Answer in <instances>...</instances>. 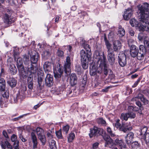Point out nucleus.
Listing matches in <instances>:
<instances>
[{
  "instance_id": "34",
  "label": "nucleus",
  "mask_w": 149,
  "mask_h": 149,
  "mask_svg": "<svg viewBox=\"0 0 149 149\" xmlns=\"http://www.w3.org/2000/svg\"><path fill=\"white\" fill-rule=\"evenodd\" d=\"M36 131L38 137L44 135L43 130L40 127H37Z\"/></svg>"
},
{
  "instance_id": "6",
  "label": "nucleus",
  "mask_w": 149,
  "mask_h": 149,
  "mask_svg": "<svg viewBox=\"0 0 149 149\" xmlns=\"http://www.w3.org/2000/svg\"><path fill=\"white\" fill-rule=\"evenodd\" d=\"M140 21L141 22H139L136 26V28L139 31H146L149 32V22H146L143 21L142 19L140 17Z\"/></svg>"
},
{
  "instance_id": "39",
  "label": "nucleus",
  "mask_w": 149,
  "mask_h": 149,
  "mask_svg": "<svg viewBox=\"0 0 149 149\" xmlns=\"http://www.w3.org/2000/svg\"><path fill=\"white\" fill-rule=\"evenodd\" d=\"M148 128L146 127L145 126L141 127L140 130L138 133L137 134H142V133H145L147 132Z\"/></svg>"
},
{
  "instance_id": "54",
  "label": "nucleus",
  "mask_w": 149,
  "mask_h": 149,
  "mask_svg": "<svg viewBox=\"0 0 149 149\" xmlns=\"http://www.w3.org/2000/svg\"><path fill=\"white\" fill-rule=\"evenodd\" d=\"M128 114L130 116H129V118H134L136 116V114L134 112H131L130 111L128 112Z\"/></svg>"
},
{
  "instance_id": "62",
  "label": "nucleus",
  "mask_w": 149,
  "mask_h": 149,
  "mask_svg": "<svg viewBox=\"0 0 149 149\" xmlns=\"http://www.w3.org/2000/svg\"><path fill=\"white\" fill-rule=\"evenodd\" d=\"M5 144H6V146L8 148L10 149H13V147L7 141H5Z\"/></svg>"
},
{
  "instance_id": "22",
  "label": "nucleus",
  "mask_w": 149,
  "mask_h": 149,
  "mask_svg": "<svg viewBox=\"0 0 149 149\" xmlns=\"http://www.w3.org/2000/svg\"><path fill=\"white\" fill-rule=\"evenodd\" d=\"M8 65L9 66V70L10 73L13 75L15 74L17 72V70L15 65L13 64H10L8 61Z\"/></svg>"
},
{
  "instance_id": "26",
  "label": "nucleus",
  "mask_w": 149,
  "mask_h": 149,
  "mask_svg": "<svg viewBox=\"0 0 149 149\" xmlns=\"http://www.w3.org/2000/svg\"><path fill=\"white\" fill-rule=\"evenodd\" d=\"M143 42L144 46H143L145 50L146 54V52L149 50V38L147 37L144 38Z\"/></svg>"
},
{
  "instance_id": "46",
  "label": "nucleus",
  "mask_w": 149,
  "mask_h": 149,
  "mask_svg": "<svg viewBox=\"0 0 149 149\" xmlns=\"http://www.w3.org/2000/svg\"><path fill=\"white\" fill-rule=\"evenodd\" d=\"M124 13L128 14V15H130V16L131 17L133 13V11L132 9L130 8H129L127 9H126L125 11L124 12Z\"/></svg>"
},
{
  "instance_id": "13",
  "label": "nucleus",
  "mask_w": 149,
  "mask_h": 149,
  "mask_svg": "<svg viewBox=\"0 0 149 149\" xmlns=\"http://www.w3.org/2000/svg\"><path fill=\"white\" fill-rule=\"evenodd\" d=\"M104 39L105 44L107 49V54L114 53V51L111 47V44L109 43V41L107 40L105 33L104 34Z\"/></svg>"
},
{
  "instance_id": "10",
  "label": "nucleus",
  "mask_w": 149,
  "mask_h": 149,
  "mask_svg": "<svg viewBox=\"0 0 149 149\" xmlns=\"http://www.w3.org/2000/svg\"><path fill=\"white\" fill-rule=\"evenodd\" d=\"M118 57L120 65L122 67L125 66L127 63L126 56L125 54L123 52L120 53L119 54Z\"/></svg>"
},
{
  "instance_id": "49",
  "label": "nucleus",
  "mask_w": 149,
  "mask_h": 149,
  "mask_svg": "<svg viewBox=\"0 0 149 149\" xmlns=\"http://www.w3.org/2000/svg\"><path fill=\"white\" fill-rule=\"evenodd\" d=\"M19 141H16L14 142L13 146L15 149H19Z\"/></svg>"
},
{
  "instance_id": "8",
  "label": "nucleus",
  "mask_w": 149,
  "mask_h": 149,
  "mask_svg": "<svg viewBox=\"0 0 149 149\" xmlns=\"http://www.w3.org/2000/svg\"><path fill=\"white\" fill-rule=\"evenodd\" d=\"M103 138L105 141V146L107 147L111 148V149H118L116 147H113L114 144L113 139H111L110 136L106 135L103 136Z\"/></svg>"
},
{
  "instance_id": "14",
  "label": "nucleus",
  "mask_w": 149,
  "mask_h": 149,
  "mask_svg": "<svg viewBox=\"0 0 149 149\" xmlns=\"http://www.w3.org/2000/svg\"><path fill=\"white\" fill-rule=\"evenodd\" d=\"M31 137L32 140V149H35L37 148L38 144L37 139L34 132H31Z\"/></svg>"
},
{
  "instance_id": "42",
  "label": "nucleus",
  "mask_w": 149,
  "mask_h": 149,
  "mask_svg": "<svg viewBox=\"0 0 149 149\" xmlns=\"http://www.w3.org/2000/svg\"><path fill=\"white\" fill-rule=\"evenodd\" d=\"M115 142L117 145H119L120 147L121 148H123V143L122 140L117 138L115 140Z\"/></svg>"
},
{
  "instance_id": "40",
  "label": "nucleus",
  "mask_w": 149,
  "mask_h": 149,
  "mask_svg": "<svg viewBox=\"0 0 149 149\" xmlns=\"http://www.w3.org/2000/svg\"><path fill=\"white\" fill-rule=\"evenodd\" d=\"M97 123L99 124L104 125L106 124V122L105 120L102 118H99L97 119Z\"/></svg>"
},
{
  "instance_id": "31",
  "label": "nucleus",
  "mask_w": 149,
  "mask_h": 149,
  "mask_svg": "<svg viewBox=\"0 0 149 149\" xmlns=\"http://www.w3.org/2000/svg\"><path fill=\"white\" fill-rule=\"evenodd\" d=\"M51 55L50 52L48 50H45L42 54V57H44L46 59H47Z\"/></svg>"
},
{
  "instance_id": "25",
  "label": "nucleus",
  "mask_w": 149,
  "mask_h": 149,
  "mask_svg": "<svg viewBox=\"0 0 149 149\" xmlns=\"http://www.w3.org/2000/svg\"><path fill=\"white\" fill-rule=\"evenodd\" d=\"M7 83L11 88H13L17 84V80L13 78H10L8 80Z\"/></svg>"
},
{
  "instance_id": "57",
  "label": "nucleus",
  "mask_w": 149,
  "mask_h": 149,
  "mask_svg": "<svg viewBox=\"0 0 149 149\" xmlns=\"http://www.w3.org/2000/svg\"><path fill=\"white\" fill-rule=\"evenodd\" d=\"M2 95L4 98L6 99L8 98L9 97V93L6 91V92H4L3 93Z\"/></svg>"
},
{
  "instance_id": "19",
  "label": "nucleus",
  "mask_w": 149,
  "mask_h": 149,
  "mask_svg": "<svg viewBox=\"0 0 149 149\" xmlns=\"http://www.w3.org/2000/svg\"><path fill=\"white\" fill-rule=\"evenodd\" d=\"M134 137V134L130 132L128 133L125 137V141L128 145L130 144L132 141Z\"/></svg>"
},
{
  "instance_id": "3",
  "label": "nucleus",
  "mask_w": 149,
  "mask_h": 149,
  "mask_svg": "<svg viewBox=\"0 0 149 149\" xmlns=\"http://www.w3.org/2000/svg\"><path fill=\"white\" fill-rule=\"evenodd\" d=\"M102 58L101 57L100 58L99 57L98 58L99 60L97 62V65L102 69L103 68L104 74L106 76L109 71H110V72H111V70L108 68L106 61V57L103 52L102 53Z\"/></svg>"
},
{
  "instance_id": "36",
  "label": "nucleus",
  "mask_w": 149,
  "mask_h": 149,
  "mask_svg": "<svg viewBox=\"0 0 149 149\" xmlns=\"http://www.w3.org/2000/svg\"><path fill=\"white\" fill-rule=\"evenodd\" d=\"M82 65L83 68L86 69L88 67V61L89 60H81Z\"/></svg>"
},
{
  "instance_id": "33",
  "label": "nucleus",
  "mask_w": 149,
  "mask_h": 149,
  "mask_svg": "<svg viewBox=\"0 0 149 149\" xmlns=\"http://www.w3.org/2000/svg\"><path fill=\"white\" fill-rule=\"evenodd\" d=\"M17 66L18 69L24 67L23 64V61L22 58H18L17 60Z\"/></svg>"
},
{
  "instance_id": "63",
  "label": "nucleus",
  "mask_w": 149,
  "mask_h": 149,
  "mask_svg": "<svg viewBox=\"0 0 149 149\" xmlns=\"http://www.w3.org/2000/svg\"><path fill=\"white\" fill-rule=\"evenodd\" d=\"M62 74L59 73L58 72L54 73V76L55 78H61Z\"/></svg>"
},
{
  "instance_id": "56",
  "label": "nucleus",
  "mask_w": 149,
  "mask_h": 149,
  "mask_svg": "<svg viewBox=\"0 0 149 149\" xmlns=\"http://www.w3.org/2000/svg\"><path fill=\"white\" fill-rule=\"evenodd\" d=\"M123 16L124 19L125 20H128L131 17L130 15H128V14L125 13L123 15Z\"/></svg>"
},
{
  "instance_id": "59",
  "label": "nucleus",
  "mask_w": 149,
  "mask_h": 149,
  "mask_svg": "<svg viewBox=\"0 0 149 149\" xmlns=\"http://www.w3.org/2000/svg\"><path fill=\"white\" fill-rule=\"evenodd\" d=\"M99 143L98 142H96L93 145L92 149H99L98 146Z\"/></svg>"
},
{
  "instance_id": "64",
  "label": "nucleus",
  "mask_w": 149,
  "mask_h": 149,
  "mask_svg": "<svg viewBox=\"0 0 149 149\" xmlns=\"http://www.w3.org/2000/svg\"><path fill=\"white\" fill-rule=\"evenodd\" d=\"M67 95L69 97H70V95L72 93V87L71 88H68V89L67 90Z\"/></svg>"
},
{
  "instance_id": "50",
  "label": "nucleus",
  "mask_w": 149,
  "mask_h": 149,
  "mask_svg": "<svg viewBox=\"0 0 149 149\" xmlns=\"http://www.w3.org/2000/svg\"><path fill=\"white\" fill-rule=\"evenodd\" d=\"M70 127L68 125H66L63 127V131L65 132L66 134H67L69 129Z\"/></svg>"
},
{
  "instance_id": "32",
  "label": "nucleus",
  "mask_w": 149,
  "mask_h": 149,
  "mask_svg": "<svg viewBox=\"0 0 149 149\" xmlns=\"http://www.w3.org/2000/svg\"><path fill=\"white\" fill-rule=\"evenodd\" d=\"M132 149H141L139 143L137 141L132 143Z\"/></svg>"
},
{
  "instance_id": "52",
  "label": "nucleus",
  "mask_w": 149,
  "mask_h": 149,
  "mask_svg": "<svg viewBox=\"0 0 149 149\" xmlns=\"http://www.w3.org/2000/svg\"><path fill=\"white\" fill-rule=\"evenodd\" d=\"M51 133L52 132H47L46 135L48 138V141L50 140H52L53 136Z\"/></svg>"
},
{
  "instance_id": "51",
  "label": "nucleus",
  "mask_w": 149,
  "mask_h": 149,
  "mask_svg": "<svg viewBox=\"0 0 149 149\" xmlns=\"http://www.w3.org/2000/svg\"><path fill=\"white\" fill-rule=\"evenodd\" d=\"M107 131L108 133L111 137H114L115 136V134L112 132L110 127H108L107 128Z\"/></svg>"
},
{
  "instance_id": "43",
  "label": "nucleus",
  "mask_w": 149,
  "mask_h": 149,
  "mask_svg": "<svg viewBox=\"0 0 149 149\" xmlns=\"http://www.w3.org/2000/svg\"><path fill=\"white\" fill-rule=\"evenodd\" d=\"M56 134L57 138L58 139H62L63 136L62 134L61 130L60 129L58 131L56 132Z\"/></svg>"
},
{
  "instance_id": "1",
  "label": "nucleus",
  "mask_w": 149,
  "mask_h": 149,
  "mask_svg": "<svg viewBox=\"0 0 149 149\" xmlns=\"http://www.w3.org/2000/svg\"><path fill=\"white\" fill-rule=\"evenodd\" d=\"M130 53L133 58L136 57L139 60H143L145 57V50L143 45H141L139 47V50L135 45H132L130 47Z\"/></svg>"
},
{
  "instance_id": "29",
  "label": "nucleus",
  "mask_w": 149,
  "mask_h": 149,
  "mask_svg": "<svg viewBox=\"0 0 149 149\" xmlns=\"http://www.w3.org/2000/svg\"><path fill=\"white\" fill-rule=\"evenodd\" d=\"M50 147L51 149H57L56 145V142L54 140H50L48 141Z\"/></svg>"
},
{
  "instance_id": "30",
  "label": "nucleus",
  "mask_w": 149,
  "mask_h": 149,
  "mask_svg": "<svg viewBox=\"0 0 149 149\" xmlns=\"http://www.w3.org/2000/svg\"><path fill=\"white\" fill-rule=\"evenodd\" d=\"M138 97L144 103V104H147L148 103V100L146 99L143 95L141 94H138Z\"/></svg>"
},
{
  "instance_id": "5",
  "label": "nucleus",
  "mask_w": 149,
  "mask_h": 149,
  "mask_svg": "<svg viewBox=\"0 0 149 149\" xmlns=\"http://www.w3.org/2000/svg\"><path fill=\"white\" fill-rule=\"evenodd\" d=\"M120 121V120L119 119H116L115 121V123H113V125L116 128H119L120 131H122L125 133L127 131L131 130L132 129L131 126H129L126 125H125L122 124L121 126Z\"/></svg>"
},
{
  "instance_id": "45",
  "label": "nucleus",
  "mask_w": 149,
  "mask_h": 149,
  "mask_svg": "<svg viewBox=\"0 0 149 149\" xmlns=\"http://www.w3.org/2000/svg\"><path fill=\"white\" fill-rule=\"evenodd\" d=\"M82 45L86 50V52H88V50L89 49L90 50V52H91V49L88 45L86 44L84 42L82 44Z\"/></svg>"
},
{
  "instance_id": "7",
  "label": "nucleus",
  "mask_w": 149,
  "mask_h": 149,
  "mask_svg": "<svg viewBox=\"0 0 149 149\" xmlns=\"http://www.w3.org/2000/svg\"><path fill=\"white\" fill-rule=\"evenodd\" d=\"M71 60L69 56H67L64 65V71L67 75L70 74L71 67Z\"/></svg>"
},
{
  "instance_id": "15",
  "label": "nucleus",
  "mask_w": 149,
  "mask_h": 149,
  "mask_svg": "<svg viewBox=\"0 0 149 149\" xmlns=\"http://www.w3.org/2000/svg\"><path fill=\"white\" fill-rule=\"evenodd\" d=\"M121 43L119 40H116L113 42V48L115 52H118L121 49Z\"/></svg>"
},
{
  "instance_id": "35",
  "label": "nucleus",
  "mask_w": 149,
  "mask_h": 149,
  "mask_svg": "<svg viewBox=\"0 0 149 149\" xmlns=\"http://www.w3.org/2000/svg\"><path fill=\"white\" fill-rule=\"evenodd\" d=\"M75 137L74 134L71 132L69 134L68 137V141L69 143L72 142L73 140L74 139Z\"/></svg>"
},
{
  "instance_id": "12",
  "label": "nucleus",
  "mask_w": 149,
  "mask_h": 149,
  "mask_svg": "<svg viewBox=\"0 0 149 149\" xmlns=\"http://www.w3.org/2000/svg\"><path fill=\"white\" fill-rule=\"evenodd\" d=\"M45 84L47 87H51L53 83L52 75L47 74L45 79Z\"/></svg>"
},
{
  "instance_id": "16",
  "label": "nucleus",
  "mask_w": 149,
  "mask_h": 149,
  "mask_svg": "<svg viewBox=\"0 0 149 149\" xmlns=\"http://www.w3.org/2000/svg\"><path fill=\"white\" fill-rule=\"evenodd\" d=\"M77 83V77L75 74L73 73L70 76V84L71 86L75 85Z\"/></svg>"
},
{
  "instance_id": "4",
  "label": "nucleus",
  "mask_w": 149,
  "mask_h": 149,
  "mask_svg": "<svg viewBox=\"0 0 149 149\" xmlns=\"http://www.w3.org/2000/svg\"><path fill=\"white\" fill-rule=\"evenodd\" d=\"M90 132L89 135L90 138L94 136H98L100 135L103 136L105 133V131L102 129L99 128L95 126L91 128Z\"/></svg>"
},
{
  "instance_id": "61",
  "label": "nucleus",
  "mask_w": 149,
  "mask_h": 149,
  "mask_svg": "<svg viewBox=\"0 0 149 149\" xmlns=\"http://www.w3.org/2000/svg\"><path fill=\"white\" fill-rule=\"evenodd\" d=\"M17 136L14 134H13L11 136V140L12 142H15L17 140Z\"/></svg>"
},
{
  "instance_id": "44",
  "label": "nucleus",
  "mask_w": 149,
  "mask_h": 149,
  "mask_svg": "<svg viewBox=\"0 0 149 149\" xmlns=\"http://www.w3.org/2000/svg\"><path fill=\"white\" fill-rule=\"evenodd\" d=\"M23 59L24 61L25 64H27L28 62H29V56L24 55H23Z\"/></svg>"
},
{
  "instance_id": "38",
  "label": "nucleus",
  "mask_w": 149,
  "mask_h": 149,
  "mask_svg": "<svg viewBox=\"0 0 149 149\" xmlns=\"http://www.w3.org/2000/svg\"><path fill=\"white\" fill-rule=\"evenodd\" d=\"M139 22L136 21V20L134 19H131L130 22V24L132 26H135L136 27Z\"/></svg>"
},
{
  "instance_id": "55",
  "label": "nucleus",
  "mask_w": 149,
  "mask_h": 149,
  "mask_svg": "<svg viewBox=\"0 0 149 149\" xmlns=\"http://www.w3.org/2000/svg\"><path fill=\"white\" fill-rule=\"evenodd\" d=\"M6 84H0V91L4 92L5 90Z\"/></svg>"
},
{
  "instance_id": "58",
  "label": "nucleus",
  "mask_w": 149,
  "mask_h": 149,
  "mask_svg": "<svg viewBox=\"0 0 149 149\" xmlns=\"http://www.w3.org/2000/svg\"><path fill=\"white\" fill-rule=\"evenodd\" d=\"M63 52L60 50H58L57 52V55L60 57H63Z\"/></svg>"
},
{
  "instance_id": "53",
  "label": "nucleus",
  "mask_w": 149,
  "mask_h": 149,
  "mask_svg": "<svg viewBox=\"0 0 149 149\" xmlns=\"http://www.w3.org/2000/svg\"><path fill=\"white\" fill-rule=\"evenodd\" d=\"M90 72L91 75V76L95 75L97 73V70L96 68L94 69H90Z\"/></svg>"
},
{
  "instance_id": "28",
  "label": "nucleus",
  "mask_w": 149,
  "mask_h": 149,
  "mask_svg": "<svg viewBox=\"0 0 149 149\" xmlns=\"http://www.w3.org/2000/svg\"><path fill=\"white\" fill-rule=\"evenodd\" d=\"M125 34V31L121 26H119L118 31V35L119 37H122Z\"/></svg>"
},
{
  "instance_id": "48",
  "label": "nucleus",
  "mask_w": 149,
  "mask_h": 149,
  "mask_svg": "<svg viewBox=\"0 0 149 149\" xmlns=\"http://www.w3.org/2000/svg\"><path fill=\"white\" fill-rule=\"evenodd\" d=\"M143 140L145 141L146 144H147L149 142V133L148 132L146 134V135Z\"/></svg>"
},
{
  "instance_id": "21",
  "label": "nucleus",
  "mask_w": 149,
  "mask_h": 149,
  "mask_svg": "<svg viewBox=\"0 0 149 149\" xmlns=\"http://www.w3.org/2000/svg\"><path fill=\"white\" fill-rule=\"evenodd\" d=\"M28 70L33 75V74L36 73L38 70V68L37 66H35L31 63L30 65H29L27 67Z\"/></svg>"
},
{
  "instance_id": "23",
  "label": "nucleus",
  "mask_w": 149,
  "mask_h": 149,
  "mask_svg": "<svg viewBox=\"0 0 149 149\" xmlns=\"http://www.w3.org/2000/svg\"><path fill=\"white\" fill-rule=\"evenodd\" d=\"M30 60L31 63H36L38 60L39 56L38 53L36 52L34 54L30 56Z\"/></svg>"
},
{
  "instance_id": "41",
  "label": "nucleus",
  "mask_w": 149,
  "mask_h": 149,
  "mask_svg": "<svg viewBox=\"0 0 149 149\" xmlns=\"http://www.w3.org/2000/svg\"><path fill=\"white\" fill-rule=\"evenodd\" d=\"M130 116L128 114V113H122L121 116V118L123 120H125L126 121L128 120L129 116Z\"/></svg>"
},
{
  "instance_id": "9",
  "label": "nucleus",
  "mask_w": 149,
  "mask_h": 149,
  "mask_svg": "<svg viewBox=\"0 0 149 149\" xmlns=\"http://www.w3.org/2000/svg\"><path fill=\"white\" fill-rule=\"evenodd\" d=\"M90 50H88V52H86L84 50L82 49L81 51L80 54L81 60H91V53L90 52Z\"/></svg>"
},
{
  "instance_id": "18",
  "label": "nucleus",
  "mask_w": 149,
  "mask_h": 149,
  "mask_svg": "<svg viewBox=\"0 0 149 149\" xmlns=\"http://www.w3.org/2000/svg\"><path fill=\"white\" fill-rule=\"evenodd\" d=\"M27 81L28 88L30 90H32L33 87V75L30 74L28 77Z\"/></svg>"
},
{
  "instance_id": "24",
  "label": "nucleus",
  "mask_w": 149,
  "mask_h": 149,
  "mask_svg": "<svg viewBox=\"0 0 149 149\" xmlns=\"http://www.w3.org/2000/svg\"><path fill=\"white\" fill-rule=\"evenodd\" d=\"M113 53L107 54V57L109 62L111 65L113 64L115 62V55Z\"/></svg>"
},
{
  "instance_id": "2",
  "label": "nucleus",
  "mask_w": 149,
  "mask_h": 149,
  "mask_svg": "<svg viewBox=\"0 0 149 149\" xmlns=\"http://www.w3.org/2000/svg\"><path fill=\"white\" fill-rule=\"evenodd\" d=\"M138 12L142 20H149V4L144 3L141 5L138 6Z\"/></svg>"
},
{
  "instance_id": "60",
  "label": "nucleus",
  "mask_w": 149,
  "mask_h": 149,
  "mask_svg": "<svg viewBox=\"0 0 149 149\" xmlns=\"http://www.w3.org/2000/svg\"><path fill=\"white\" fill-rule=\"evenodd\" d=\"M86 80L83 79L81 81V83L80 85V86L81 87H84L86 86Z\"/></svg>"
},
{
  "instance_id": "27",
  "label": "nucleus",
  "mask_w": 149,
  "mask_h": 149,
  "mask_svg": "<svg viewBox=\"0 0 149 149\" xmlns=\"http://www.w3.org/2000/svg\"><path fill=\"white\" fill-rule=\"evenodd\" d=\"M18 70L20 74L21 75L23 78H25L27 77V73L26 72L24 67L20 68L18 69Z\"/></svg>"
},
{
  "instance_id": "20",
  "label": "nucleus",
  "mask_w": 149,
  "mask_h": 149,
  "mask_svg": "<svg viewBox=\"0 0 149 149\" xmlns=\"http://www.w3.org/2000/svg\"><path fill=\"white\" fill-rule=\"evenodd\" d=\"M45 71L47 72H50L52 70V63L49 61L45 62L43 65Z\"/></svg>"
},
{
  "instance_id": "17",
  "label": "nucleus",
  "mask_w": 149,
  "mask_h": 149,
  "mask_svg": "<svg viewBox=\"0 0 149 149\" xmlns=\"http://www.w3.org/2000/svg\"><path fill=\"white\" fill-rule=\"evenodd\" d=\"M38 81L39 88L40 89L42 90L43 89L44 85L42 82V79L44 78V73H41L40 75L38 74Z\"/></svg>"
},
{
  "instance_id": "47",
  "label": "nucleus",
  "mask_w": 149,
  "mask_h": 149,
  "mask_svg": "<svg viewBox=\"0 0 149 149\" xmlns=\"http://www.w3.org/2000/svg\"><path fill=\"white\" fill-rule=\"evenodd\" d=\"M109 80L108 81H110L111 80H113L115 79V76L111 72L109 74V76L108 78Z\"/></svg>"
},
{
  "instance_id": "11",
  "label": "nucleus",
  "mask_w": 149,
  "mask_h": 149,
  "mask_svg": "<svg viewBox=\"0 0 149 149\" xmlns=\"http://www.w3.org/2000/svg\"><path fill=\"white\" fill-rule=\"evenodd\" d=\"M4 22L7 25L11 24L15 22V19L12 16L5 14L3 18Z\"/></svg>"
},
{
  "instance_id": "37",
  "label": "nucleus",
  "mask_w": 149,
  "mask_h": 149,
  "mask_svg": "<svg viewBox=\"0 0 149 149\" xmlns=\"http://www.w3.org/2000/svg\"><path fill=\"white\" fill-rule=\"evenodd\" d=\"M38 138L41 142L43 145H44L46 142V140L45 135L38 137Z\"/></svg>"
}]
</instances>
